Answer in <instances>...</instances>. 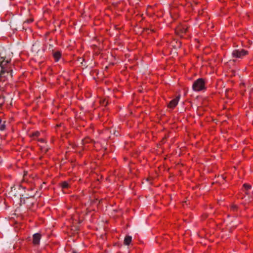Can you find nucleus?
<instances>
[{
    "label": "nucleus",
    "instance_id": "nucleus-18",
    "mask_svg": "<svg viewBox=\"0 0 253 253\" xmlns=\"http://www.w3.org/2000/svg\"><path fill=\"white\" fill-rule=\"evenodd\" d=\"M13 188V187H11V192H12V191H13V190H12Z\"/></svg>",
    "mask_w": 253,
    "mask_h": 253
},
{
    "label": "nucleus",
    "instance_id": "nucleus-1",
    "mask_svg": "<svg viewBox=\"0 0 253 253\" xmlns=\"http://www.w3.org/2000/svg\"><path fill=\"white\" fill-rule=\"evenodd\" d=\"M8 55H5L3 53L0 54V80L1 81L7 79L9 77H12V70L9 68L7 64L11 61V54L9 51Z\"/></svg>",
    "mask_w": 253,
    "mask_h": 253
},
{
    "label": "nucleus",
    "instance_id": "nucleus-16",
    "mask_svg": "<svg viewBox=\"0 0 253 253\" xmlns=\"http://www.w3.org/2000/svg\"><path fill=\"white\" fill-rule=\"evenodd\" d=\"M244 85V83H241V84L240 85V86H241L242 85Z\"/></svg>",
    "mask_w": 253,
    "mask_h": 253
},
{
    "label": "nucleus",
    "instance_id": "nucleus-4",
    "mask_svg": "<svg viewBox=\"0 0 253 253\" xmlns=\"http://www.w3.org/2000/svg\"><path fill=\"white\" fill-rule=\"evenodd\" d=\"M41 235L39 233H36L33 236V242L34 245H39L41 239Z\"/></svg>",
    "mask_w": 253,
    "mask_h": 253
},
{
    "label": "nucleus",
    "instance_id": "nucleus-5",
    "mask_svg": "<svg viewBox=\"0 0 253 253\" xmlns=\"http://www.w3.org/2000/svg\"><path fill=\"white\" fill-rule=\"evenodd\" d=\"M53 56L55 60V61L57 62L60 58L61 57V52L59 51H53L52 52Z\"/></svg>",
    "mask_w": 253,
    "mask_h": 253
},
{
    "label": "nucleus",
    "instance_id": "nucleus-3",
    "mask_svg": "<svg viewBox=\"0 0 253 253\" xmlns=\"http://www.w3.org/2000/svg\"><path fill=\"white\" fill-rule=\"evenodd\" d=\"M180 98V95H179L175 98L171 100L168 105V107L171 108H174L177 104Z\"/></svg>",
    "mask_w": 253,
    "mask_h": 253
},
{
    "label": "nucleus",
    "instance_id": "nucleus-11",
    "mask_svg": "<svg viewBox=\"0 0 253 253\" xmlns=\"http://www.w3.org/2000/svg\"><path fill=\"white\" fill-rule=\"evenodd\" d=\"M179 30L182 33H185L187 32V28L185 27H183L181 28H180Z\"/></svg>",
    "mask_w": 253,
    "mask_h": 253
},
{
    "label": "nucleus",
    "instance_id": "nucleus-14",
    "mask_svg": "<svg viewBox=\"0 0 253 253\" xmlns=\"http://www.w3.org/2000/svg\"><path fill=\"white\" fill-rule=\"evenodd\" d=\"M52 48H53V45H51V44H50V45H49V49H51V50H52V51H53V50Z\"/></svg>",
    "mask_w": 253,
    "mask_h": 253
},
{
    "label": "nucleus",
    "instance_id": "nucleus-17",
    "mask_svg": "<svg viewBox=\"0 0 253 253\" xmlns=\"http://www.w3.org/2000/svg\"><path fill=\"white\" fill-rule=\"evenodd\" d=\"M72 253H77V252H76V251H73V252H72Z\"/></svg>",
    "mask_w": 253,
    "mask_h": 253
},
{
    "label": "nucleus",
    "instance_id": "nucleus-15",
    "mask_svg": "<svg viewBox=\"0 0 253 253\" xmlns=\"http://www.w3.org/2000/svg\"><path fill=\"white\" fill-rule=\"evenodd\" d=\"M39 134V132H36V133H35V135L38 136Z\"/></svg>",
    "mask_w": 253,
    "mask_h": 253
},
{
    "label": "nucleus",
    "instance_id": "nucleus-12",
    "mask_svg": "<svg viewBox=\"0 0 253 253\" xmlns=\"http://www.w3.org/2000/svg\"><path fill=\"white\" fill-rule=\"evenodd\" d=\"M113 134H114L115 136H118V135H119V132H118L117 131L114 130H113Z\"/></svg>",
    "mask_w": 253,
    "mask_h": 253
},
{
    "label": "nucleus",
    "instance_id": "nucleus-9",
    "mask_svg": "<svg viewBox=\"0 0 253 253\" xmlns=\"http://www.w3.org/2000/svg\"><path fill=\"white\" fill-rule=\"evenodd\" d=\"M62 188L63 189L68 188L69 186V184L66 181H64L61 183Z\"/></svg>",
    "mask_w": 253,
    "mask_h": 253
},
{
    "label": "nucleus",
    "instance_id": "nucleus-7",
    "mask_svg": "<svg viewBox=\"0 0 253 253\" xmlns=\"http://www.w3.org/2000/svg\"><path fill=\"white\" fill-rule=\"evenodd\" d=\"M248 54V51L245 49H242L238 50V58H242L244 56Z\"/></svg>",
    "mask_w": 253,
    "mask_h": 253
},
{
    "label": "nucleus",
    "instance_id": "nucleus-13",
    "mask_svg": "<svg viewBox=\"0 0 253 253\" xmlns=\"http://www.w3.org/2000/svg\"><path fill=\"white\" fill-rule=\"evenodd\" d=\"M233 55L235 56V57H237V50H235L234 51L233 53Z\"/></svg>",
    "mask_w": 253,
    "mask_h": 253
},
{
    "label": "nucleus",
    "instance_id": "nucleus-8",
    "mask_svg": "<svg viewBox=\"0 0 253 253\" xmlns=\"http://www.w3.org/2000/svg\"><path fill=\"white\" fill-rule=\"evenodd\" d=\"M132 237L129 236L126 237L124 240V243L126 245H129L131 241Z\"/></svg>",
    "mask_w": 253,
    "mask_h": 253
},
{
    "label": "nucleus",
    "instance_id": "nucleus-19",
    "mask_svg": "<svg viewBox=\"0 0 253 253\" xmlns=\"http://www.w3.org/2000/svg\"><path fill=\"white\" fill-rule=\"evenodd\" d=\"M41 141H42V142H43V140L42 139V140H41Z\"/></svg>",
    "mask_w": 253,
    "mask_h": 253
},
{
    "label": "nucleus",
    "instance_id": "nucleus-10",
    "mask_svg": "<svg viewBox=\"0 0 253 253\" xmlns=\"http://www.w3.org/2000/svg\"><path fill=\"white\" fill-rule=\"evenodd\" d=\"M5 122H4L3 124H1L0 125V130L2 131L4 130L5 128Z\"/></svg>",
    "mask_w": 253,
    "mask_h": 253
},
{
    "label": "nucleus",
    "instance_id": "nucleus-2",
    "mask_svg": "<svg viewBox=\"0 0 253 253\" xmlns=\"http://www.w3.org/2000/svg\"><path fill=\"white\" fill-rule=\"evenodd\" d=\"M205 88V82L202 78L195 81L193 84L192 89L195 91H200Z\"/></svg>",
    "mask_w": 253,
    "mask_h": 253
},
{
    "label": "nucleus",
    "instance_id": "nucleus-6",
    "mask_svg": "<svg viewBox=\"0 0 253 253\" xmlns=\"http://www.w3.org/2000/svg\"><path fill=\"white\" fill-rule=\"evenodd\" d=\"M251 188V186L247 184H244L243 186V188L242 189V191L243 192H244L245 194H248L249 190Z\"/></svg>",
    "mask_w": 253,
    "mask_h": 253
}]
</instances>
